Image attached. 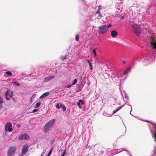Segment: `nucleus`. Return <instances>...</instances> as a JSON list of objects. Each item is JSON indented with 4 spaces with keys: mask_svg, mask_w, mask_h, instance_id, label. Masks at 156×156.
Masks as SVG:
<instances>
[{
    "mask_svg": "<svg viewBox=\"0 0 156 156\" xmlns=\"http://www.w3.org/2000/svg\"><path fill=\"white\" fill-rule=\"evenodd\" d=\"M63 106L62 105V104H61L60 105H59V106H60V108L62 107Z\"/></svg>",
    "mask_w": 156,
    "mask_h": 156,
    "instance_id": "38",
    "label": "nucleus"
},
{
    "mask_svg": "<svg viewBox=\"0 0 156 156\" xmlns=\"http://www.w3.org/2000/svg\"><path fill=\"white\" fill-rule=\"evenodd\" d=\"M28 148L29 146L25 144L24 145L22 151V155L26 154L28 151Z\"/></svg>",
    "mask_w": 156,
    "mask_h": 156,
    "instance_id": "7",
    "label": "nucleus"
},
{
    "mask_svg": "<svg viewBox=\"0 0 156 156\" xmlns=\"http://www.w3.org/2000/svg\"><path fill=\"white\" fill-rule=\"evenodd\" d=\"M41 105V103L40 102H39L38 103H37L36 104V106L35 107V108H37L39 107Z\"/></svg>",
    "mask_w": 156,
    "mask_h": 156,
    "instance_id": "23",
    "label": "nucleus"
},
{
    "mask_svg": "<svg viewBox=\"0 0 156 156\" xmlns=\"http://www.w3.org/2000/svg\"><path fill=\"white\" fill-rule=\"evenodd\" d=\"M89 66L90 67V69L91 70H92L93 69V66L92 64L91 63L89 64Z\"/></svg>",
    "mask_w": 156,
    "mask_h": 156,
    "instance_id": "21",
    "label": "nucleus"
},
{
    "mask_svg": "<svg viewBox=\"0 0 156 156\" xmlns=\"http://www.w3.org/2000/svg\"><path fill=\"white\" fill-rule=\"evenodd\" d=\"M123 63L124 64H125L126 63V61H123Z\"/></svg>",
    "mask_w": 156,
    "mask_h": 156,
    "instance_id": "39",
    "label": "nucleus"
},
{
    "mask_svg": "<svg viewBox=\"0 0 156 156\" xmlns=\"http://www.w3.org/2000/svg\"><path fill=\"white\" fill-rule=\"evenodd\" d=\"M121 108H122L121 107H119L115 110L113 111V113L114 114L116 112H118V111H119L120 109Z\"/></svg>",
    "mask_w": 156,
    "mask_h": 156,
    "instance_id": "15",
    "label": "nucleus"
},
{
    "mask_svg": "<svg viewBox=\"0 0 156 156\" xmlns=\"http://www.w3.org/2000/svg\"><path fill=\"white\" fill-rule=\"evenodd\" d=\"M131 26L133 29L134 32L136 34V35L139 36L141 33V29L140 28V25L136 24L133 23Z\"/></svg>",
    "mask_w": 156,
    "mask_h": 156,
    "instance_id": "1",
    "label": "nucleus"
},
{
    "mask_svg": "<svg viewBox=\"0 0 156 156\" xmlns=\"http://www.w3.org/2000/svg\"><path fill=\"white\" fill-rule=\"evenodd\" d=\"M118 35V33L117 31L115 30H112L111 32V35L113 37H115Z\"/></svg>",
    "mask_w": 156,
    "mask_h": 156,
    "instance_id": "9",
    "label": "nucleus"
},
{
    "mask_svg": "<svg viewBox=\"0 0 156 156\" xmlns=\"http://www.w3.org/2000/svg\"><path fill=\"white\" fill-rule=\"evenodd\" d=\"M13 92L12 91L11 92V95H9V97L11 98H12V100L14 101V102H15V99L14 98H13L12 97V96L13 95Z\"/></svg>",
    "mask_w": 156,
    "mask_h": 156,
    "instance_id": "13",
    "label": "nucleus"
},
{
    "mask_svg": "<svg viewBox=\"0 0 156 156\" xmlns=\"http://www.w3.org/2000/svg\"><path fill=\"white\" fill-rule=\"evenodd\" d=\"M111 25L110 24H109L108 26H107V27H108V28L111 27Z\"/></svg>",
    "mask_w": 156,
    "mask_h": 156,
    "instance_id": "36",
    "label": "nucleus"
},
{
    "mask_svg": "<svg viewBox=\"0 0 156 156\" xmlns=\"http://www.w3.org/2000/svg\"><path fill=\"white\" fill-rule=\"evenodd\" d=\"M37 111H38V109H34L33 110L32 112L34 113V112H37Z\"/></svg>",
    "mask_w": 156,
    "mask_h": 156,
    "instance_id": "33",
    "label": "nucleus"
},
{
    "mask_svg": "<svg viewBox=\"0 0 156 156\" xmlns=\"http://www.w3.org/2000/svg\"><path fill=\"white\" fill-rule=\"evenodd\" d=\"M52 149H51V150L49 152L48 154L47 155V156H50L52 152Z\"/></svg>",
    "mask_w": 156,
    "mask_h": 156,
    "instance_id": "30",
    "label": "nucleus"
},
{
    "mask_svg": "<svg viewBox=\"0 0 156 156\" xmlns=\"http://www.w3.org/2000/svg\"><path fill=\"white\" fill-rule=\"evenodd\" d=\"M71 85H68L66 86V87L68 88H70V87H71Z\"/></svg>",
    "mask_w": 156,
    "mask_h": 156,
    "instance_id": "34",
    "label": "nucleus"
},
{
    "mask_svg": "<svg viewBox=\"0 0 156 156\" xmlns=\"http://www.w3.org/2000/svg\"><path fill=\"white\" fill-rule=\"evenodd\" d=\"M100 6H99L98 7V9H100Z\"/></svg>",
    "mask_w": 156,
    "mask_h": 156,
    "instance_id": "40",
    "label": "nucleus"
},
{
    "mask_svg": "<svg viewBox=\"0 0 156 156\" xmlns=\"http://www.w3.org/2000/svg\"><path fill=\"white\" fill-rule=\"evenodd\" d=\"M130 68H128L124 72V74H125L127 73L128 71L129 70Z\"/></svg>",
    "mask_w": 156,
    "mask_h": 156,
    "instance_id": "17",
    "label": "nucleus"
},
{
    "mask_svg": "<svg viewBox=\"0 0 156 156\" xmlns=\"http://www.w3.org/2000/svg\"><path fill=\"white\" fill-rule=\"evenodd\" d=\"M2 103L0 102V103ZM1 109V108H0V109Z\"/></svg>",
    "mask_w": 156,
    "mask_h": 156,
    "instance_id": "42",
    "label": "nucleus"
},
{
    "mask_svg": "<svg viewBox=\"0 0 156 156\" xmlns=\"http://www.w3.org/2000/svg\"><path fill=\"white\" fill-rule=\"evenodd\" d=\"M55 120L52 119L50 120L48 123H46L44 127V130L45 132H47L52 128L55 123Z\"/></svg>",
    "mask_w": 156,
    "mask_h": 156,
    "instance_id": "2",
    "label": "nucleus"
},
{
    "mask_svg": "<svg viewBox=\"0 0 156 156\" xmlns=\"http://www.w3.org/2000/svg\"><path fill=\"white\" fill-rule=\"evenodd\" d=\"M97 49V48H94L93 50V52L95 57H96L97 56V54L96 53V50Z\"/></svg>",
    "mask_w": 156,
    "mask_h": 156,
    "instance_id": "16",
    "label": "nucleus"
},
{
    "mask_svg": "<svg viewBox=\"0 0 156 156\" xmlns=\"http://www.w3.org/2000/svg\"><path fill=\"white\" fill-rule=\"evenodd\" d=\"M49 81V80L48 77H45L44 80V81L45 82H47Z\"/></svg>",
    "mask_w": 156,
    "mask_h": 156,
    "instance_id": "18",
    "label": "nucleus"
},
{
    "mask_svg": "<svg viewBox=\"0 0 156 156\" xmlns=\"http://www.w3.org/2000/svg\"><path fill=\"white\" fill-rule=\"evenodd\" d=\"M13 83L15 84L17 86H19L20 85V84H19V83H18L17 82H14Z\"/></svg>",
    "mask_w": 156,
    "mask_h": 156,
    "instance_id": "27",
    "label": "nucleus"
},
{
    "mask_svg": "<svg viewBox=\"0 0 156 156\" xmlns=\"http://www.w3.org/2000/svg\"><path fill=\"white\" fill-rule=\"evenodd\" d=\"M98 32L99 34H102L106 32L108 30V27L106 25H103L98 27Z\"/></svg>",
    "mask_w": 156,
    "mask_h": 156,
    "instance_id": "3",
    "label": "nucleus"
},
{
    "mask_svg": "<svg viewBox=\"0 0 156 156\" xmlns=\"http://www.w3.org/2000/svg\"><path fill=\"white\" fill-rule=\"evenodd\" d=\"M100 9H98V10L96 12V13L98 14V19L101 18L102 16L101 14V13L100 12Z\"/></svg>",
    "mask_w": 156,
    "mask_h": 156,
    "instance_id": "12",
    "label": "nucleus"
},
{
    "mask_svg": "<svg viewBox=\"0 0 156 156\" xmlns=\"http://www.w3.org/2000/svg\"><path fill=\"white\" fill-rule=\"evenodd\" d=\"M62 108L63 111H66V108L65 106L63 105V106H62Z\"/></svg>",
    "mask_w": 156,
    "mask_h": 156,
    "instance_id": "29",
    "label": "nucleus"
},
{
    "mask_svg": "<svg viewBox=\"0 0 156 156\" xmlns=\"http://www.w3.org/2000/svg\"><path fill=\"white\" fill-rule=\"evenodd\" d=\"M18 126L19 127H20V125H19Z\"/></svg>",
    "mask_w": 156,
    "mask_h": 156,
    "instance_id": "41",
    "label": "nucleus"
},
{
    "mask_svg": "<svg viewBox=\"0 0 156 156\" xmlns=\"http://www.w3.org/2000/svg\"><path fill=\"white\" fill-rule=\"evenodd\" d=\"M79 35H76V37H75V39H76V41H78L79 40Z\"/></svg>",
    "mask_w": 156,
    "mask_h": 156,
    "instance_id": "24",
    "label": "nucleus"
},
{
    "mask_svg": "<svg viewBox=\"0 0 156 156\" xmlns=\"http://www.w3.org/2000/svg\"><path fill=\"white\" fill-rule=\"evenodd\" d=\"M56 108L58 109H59L60 108V106H59V103H57L56 104Z\"/></svg>",
    "mask_w": 156,
    "mask_h": 156,
    "instance_id": "28",
    "label": "nucleus"
},
{
    "mask_svg": "<svg viewBox=\"0 0 156 156\" xmlns=\"http://www.w3.org/2000/svg\"><path fill=\"white\" fill-rule=\"evenodd\" d=\"M66 149L64 150L62 153V154L61 156H64L66 154Z\"/></svg>",
    "mask_w": 156,
    "mask_h": 156,
    "instance_id": "22",
    "label": "nucleus"
},
{
    "mask_svg": "<svg viewBox=\"0 0 156 156\" xmlns=\"http://www.w3.org/2000/svg\"><path fill=\"white\" fill-rule=\"evenodd\" d=\"M84 104V101L81 100H79L77 103V104L78 105V106L79 108H81V107L80 106V105H83Z\"/></svg>",
    "mask_w": 156,
    "mask_h": 156,
    "instance_id": "10",
    "label": "nucleus"
},
{
    "mask_svg": "<svg viewBox=\"0 0 156 156\" xmlns=\"http://www.w3.org/2000/svg\"><path fill=\"white\" fill-rule=\"evenodd\" d=\"M48 78L49 79V80H51V79L54 78L55 77V76H48Z\"/></svg>",
    "mask_w": 156,
    "mask_h": 156,
    "instance_id": "26",
    "label": "nucleus"
},
{
    "mask_svg": "<svg viewBox=\"0 0 156 156\" xmlns=\"http://www.w3.org/2000/svg\"><path fill=\"white\" fill-rule=\"evenodd\" d=\"M29 136L26 134H21L19 135L18 137V139L20 140H27L29 139Z\"/></svg>",
    "mask_w": 156,
    "mask_h": 156,
    "instance_id": "6",
    "label": "nucleus"
},
{
    "mask_svg": "<svg viewBox=\"0 0 156 156\" xmlns=\"http://www.w3.org/2000/svg\"><path fill=\"white\" fill-rule=\"evenodd\" d=\"M48 78L49 79V80H51V79L54 78L55 77V76H48Z\"/></svg>",
    "mask_w": 156,
    "mask_h": 156,
    "instance_id": "25",
    "label": "nucleus"
},
{
    "mask_svg": "<svg viewBox=\"0 0 156 156\" xmlns=\"http://www.w3.org/2000/svg\"><path fill=\"white\" fill-rule=\"evenodd\" d=\"M77 79H75L74 80L73 82L72 83V85H74L77 83Z\"/></svg>",
    "mask_w": 156,
    "mask_h": 156,
    "instance_id": "20",
    "label": "nucleus"
},
{
    "mask_svg": "<svg viewBox=\"0 0 156 156\" xmlns=\"http://www.w3.org/2000/svg\"><path fill=\"white\" fill-rule=\"evenodd\" d=\"M66 57H61V59L62 60H65L66 59Z\"/></svg>",
    "mask_w": 156,
    "mask_h": 156,
    "instance_id": "32",
    "label": "nucleus"
},
{
    "mask_svg": "<svg viewBox=\"0 0 156 156\" xmlns=\"http://www.w3.org/2000/svg\"><path fill=\"white\" fill-rule=\"evenodd\" d=\"M86 60H87V62L88 63V64H89V63H91V62H90V61H89V59H87Z\"/></svg>",
    "mask_w": 156,
    "mask_h": 156,
    "instance_id": "35",
    "label": "nucleus"
},
{
    "mask_svg": "<svg viewBox=\"0 0 156 156\" xmlns=\"http://www.w3.org/2000/svg\"><path fill=\"white\" fill-rule=\"evenodd\" d=\"M7 90L5 92V96H6V99L7 101H9L10 99V98L9 97V95H11V94H9V90L8 88H7Z\"/></svg>",
    "mask_w": 156,
    "mask_h": 156,
    "instance_id": "8",
    "label": "nucleus"
},
{
    "mask_svg": "<svg viewBox=\"0 0 156 156\" xmlns=\"http://www.w3.org/2000/svg\"><path fill=\"white\" fill-rule=\"evenodd\" d=\"M6 73L8 75L11 76L12 75V73L9 71H7L6 72Z\"/></svg>",
    "mask_w": 156,
    "mask_h": 156,
    "instance_id": "19",
    "label": "nucleus"
},
{
    "mask_svg": "<svg viewBox=\"0 0 156 156\" xmlns=\"http://www.w3.org/2000/svg\"><path fill=\"white\" fill-rule=\"evenodd\" d=\"M33 101H32V97H31V98H30V102L31 103H32L33 102Z\"/></svg>",
    "mask_w": 156,
    "mask_h": 156,
    "instance_id": "37",
    "label": "nucleus"
},
{
    "mask_svg": "<svg viewBox=\"0 0 156 156\" xmlns=\"http://www.w3.org/2000/svg\"><path fill=\"white\" fill-rule=\"evenodd\" d=\"M49 92H46L43 94H42L40 97V98H43L49 95Z\"/></svg>",
    "mask_w": 156,
    "mask_h": 156,
    "instance_id": "11",
    "label": "nucleus"
},
{
    "mask_svg": "<svg viewBox=\"0 0 156 156\" xmlns=\"http://www.w3.org/2000/svg\"><path fill=\"white\" fill-rule=\"evenodd\" d=\"M16 147L12 146L8 150L7 153L8 156H11L16 151Z\"/></svg>",
    "mask_w": 156,
    "mask_h": 156,
    "instance_id": "4",
    "label": "nucleus"
},
{
    "mask_svg": "<svg viewBox=\"0 0 156 156\" xmlns=\"http://www.w3.org/2000/svg\"><path fill=\"white\" fill-rule=\"evenodd\" d=\"M12 125L11 123L8 122L7 123L5 126V130L6 131H8L9 132H11L12 130V129L11 128Z\"/></svg>",
    "mask_w": 156,
    "mask_h": 156,
    "instance_id": "5",
    "label": "nucleus"
},
{
    "mask_svg": "<svg viewBox=\"0 0 156 156\" xmlns=\"http://www.w3.org/2000/svg\"><path fill=\"white\" fill-rule=\"evenodd\" d=\"M151 45L152 46H153V48H154L156 49V42H151Z\"/></svg>",
    "mask_w": 156,
    "mask_h": 156,
    "instance_id": "14",
    "label": "nucleus"
},
{
    "mask_svg": "<svg viewBox=\"0 0 156 156\" xmlns=\"http://www.w3.org/2000/svg\"><path fill=\"white\" fill-rule=\"evenodd\" d=\"M3 98L1 96H0V102L3 103Z\"/></svg>",
    "mask_w": 156,
    "mask_h": 156,
    "instance_id": "31",
    "label": "nucleus"
}]
</instances>
